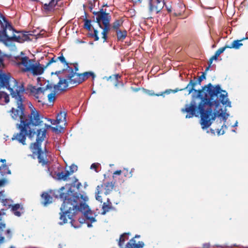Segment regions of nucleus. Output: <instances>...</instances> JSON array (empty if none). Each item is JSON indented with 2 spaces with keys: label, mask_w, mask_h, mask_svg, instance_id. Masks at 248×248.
Instances as JSON below:
<instances>
[{
  "label": "nucleus",
  "mask_w": 248,
  "mask_h": 248,
  "mask_svg": "<svg viewBox=\"0 0 248 248\" xmlns=\"http://www.w3.org/2000/svg\"><path fill=\"white\" fill-rule=\"evenodd\" d=\"M197 83L190 80L186 87L180 91L187 89L188 94L193 91L197 93L192 98L190 104H186L182 111L186 112V118H190L194 116L201 115V124L202 129L209 127L217 117H220L226 122L229 114L223 112L222 109L217 110L216 108L221 103L223 105L231 107V103L227 97V93L222 91L219 85L213 87L211 83L205 86L201 90H195Z\"/></svg>",
  "instance_id": "1"
},
{
  "label": "nucleus",
  "mask_w": 248,
  "mask_h": 248,
  "mask_svg": "<svg viewBox=\"0 0 248 248\" xmlns=\"http://www.w3.org/2000/svg\"><path fill=\"white\" fill-rule=\"evenodd\" d=\"M60 197L63 201L61 207L60 225L66 223V216L72 220L73 217L80 211L83 214L85 219L79 218V222L86 223L88 227H92V223L96 221V215L85 203L88 200L86 196L74 193L70 188L66 193L61 192Z\"/></svg>",
  "instance_id": "2"
},
{
  "label": "nucleus",
  "mask_w": 248,
  "mask_h": 248,
  "mask_svg": "<svg viewBox=\"0 0 248 248\" xmlns=\"http://www.w3.org/2000/svg\"><path fill=\"white\" fill-rule=\"evenodd\" d=\"M23 93L13 94V98H14L17 104V108H12L10 111L12 118L15 120L20 121L19 124H32V125H40L42 121L41 120L40 116L38 111L34 108L31 109V112L28 118L24 113V108L23 106Z\"/></svg>",
  "instance_id": "3"
},
{
  "label": "nucleus",
  "mask_w": 248,
  "mask_h": 248,
  "mask_svg": "<svg viewBox=\"0 0 248 248\" xmlns=\"http://www.w3.org/2000/svg\"><path fill=\"white\" fill-rule=\"evenodd\" d=\"M5 88L8 89L12 96L13 94L23 93L24 89L23 85L18 86L17 82L12 78L9 73H6L0 69V88Z\"/></svg>",
  "instance_id": "4"
},
{
  "label": "nucleus",
  "mask_w": 248,
  "mask_h": 248,
  "mask_svg": "<svg viewBox=\"0 0 248 248\" xmlns=\"http://www.w3.org/2000/svg\"><path fill=\"white\" fill-rule=\"evenodd\" d=\"M68 72L69 73L66 75L65 78H59V82L54 86L55 90L64 91L69 86H73L75 84H78L83 82V78H81L80 74L74 72L72 69H69Z\"/></svg>",
  "instance_id": "5"
},
{
  "label": "nucleus",
  "mask_w": 248,
  "mask_h": 248,
  "mask_svg": "<svg viewBox=\"0 0 248 248\" xmlns=\"http://www.w3.org/2000/svg\"><path fill=\"white\" fill-rule=\"evenodd\" d=\"M35 126L32 125V124L29 123L27 124H16V126L20 130V132L15 134L12 138V140H17L19 142L25 145L26 136H28L31 139L33 138L35 134L34 129L32 126Z\"/></svg>",
  "instance_id": "6"
},
{
  "label": "nucleus",
  "mask_w": 248,
  "mask_h": 248,
  "mask_svg": "<svg viewBox=\"0 0 248 248\" xmlns=\"http://www.w3.org/2000/svg\"><path fill=\"white\" fill-rule=\"evenodd\" d=\"M96 22L101 29L103 30L102 34V38L104 39V42L106 41L107 39V34L110 29V21L111 16L109 14L101 11L95 14Z\"/></svg>",
  "instance_id": "7"
},
{
  "label": "nucleus",
  "mask_w": 248,
  "mask_h": 248,
  "mask_svg": "<svg viewBox=\"0 0 248 248\" xmlns=\"http://www.w3.org/2000/svg\"><path fill=\"white\" fill-rule=\"evenodd\" d=\"M3 27V31L0 32V41L6 42L10 41H15L20 43L27 41L28 36L25 33L22 32H16V34H13V35H8L6 31L9 30L4 26Z\"/></svg>",
  "instance_id": "8"
},
{
  "label": "nucleus",
  "mask_w": 248,
  "mask_h": 248,
  "mask_svg": "<svg viewBox=\"0 0 248 248\" xmlns=\"http://www.w3.org/2000/svg\"><path fill=\"white\" fill-rule=\"evenodd\" d=\"M114 187V185L112 182H107L104 183L100 186H98L96 187V192L95 198L96 200L102 202L101 196L99 194H104L107 195L110 193Z\"/></svg>",
  "instance_id": "9"
},
{
  "label": "nucleus",
  "mask_w": 248,
  "mask_h": 248,
  "mask_svg": "<svg viewBox=\"0 0 248 248\" xmlns=\"http://www.w3.org/2000/svg\"><path fill=\"white\" fill-rule=\"evenodd\" d=\"M46 129H39L37 130L36 142L31 145V149H38L39 147L41 146V143L46 137Z\"/></svg>",
  "instance_id": "10"
},
{
  "label": "nucleus",
  "mask_w": 248,
  "mask_h": 248,
  "mask_svg": "<svg viewBox=\"0 0 248 248\" xmlns=\"http://www.w3.org/2000/svg\"><path fill=\"white\" fill-rule=\"evenodd\" d=\"M164 5V3L162 0H150V11L157 14L162 9Z\"/></svg>",
  "instance_id": "11"
},
{
  "label": "nucleus",
  "mask_w": 248,
  "mask_h": 248,
  "mask_svg": "<svg viewBox=\"0 0 248 248\" xmlns=\"http://www.w3.org/2000/svg\"><path fill=\"white\" fill-rule=\"evenodd\" d=\"M34 61L33 60L29 59L27 57L21 58L20 61L18 62L19 65H23L21 69L24 72H29Z\"/></svg>",
  "instance_id": "12"
},
{
  "label": "nucleus",
  "mask_w": 248,
  "mask_h": 248,
  "mask_svg": "<svg viewBox=\"0 0 248 248\" xmlns=\"http://www.w3.org/2000/svg\"><path fill=\"white\" fill-rule=\"evenodd\" d=\"M39 147L38 149H31L32 152L35 153L37 152L38 154V159L39 163H41L42 165H46L48 162V160L47 158L46 152L42 151L40 148Z\"/></svg>",
  "instance_id": "13"
},
{
  "label": "nucleus",
  "mask_w": 248,
  "mask_h": 248,
  "mask_svg": "<svg viewBox=\"0 0 248 248\" xmlns=\"http://www.w3.org/2000/svg\"><path fill=\"white\" fill-rule=\"evenodd\" d=\"M31 93L38 100V102H42L40 99H42L43 97L45 92L46 89H45L41 87L36 88L35 87H32L31 89Z\"/></svg>",
  "instance_id": "14"
},
{
  "label": "nucleus",
  "mask_w": 248,
  "mask_h": 248,
  "mask_svg": "<svg viewBox=\"0 0 248 248\" xmlns=\"http://www.w3.org/2000/svg\"><path fill=\"white\" fill-rule=\"evenodd\" d=\"M77 170L78 167L76 165H72L70 167V171L66 170L65 171H62L58 174V176L61 179L66 180L69 175L77 171Z\"/></svg>",
  "instance_id": "15"
},
{
  "label": "nucleus",
  "mask_w": 248,
  "mask_h": 248,
  "mask_svg": "<svg viewBox=\"0 0 248 248\" xmlns=\"http://www.w3.org/2000/svg\"><path fill=\"white\" fill-rule=\"evenodd\" d=\"M45 68L39 63L33 62L31 68V72L34 75H40L44 72Z\"/></svg>",
  "instance_id": "16"
},
{
  "label": "nucleus",
  "mask_w": 248,
  "mask_h": 248,
  "mask_svg": "<svg viewBox=\"0 0 248 248\" xmlns=\"http://www.w3.org/2000/svg\"><path fill=\"white\" fill-rule=\"evenodd\" d=\"M226 48H227V47L226 46L221 47L216 52L215 55L210 58L209 61V65L208 67H207L206 70H208L209 68V67L210 66L213 61L214 60H217L218 57L225 51Z\"/></svg>",
  "instance_id": "17"
},
{
  "label": "nucleus",
  "mask_w": 248,
  "mask_h": 248,
  "mask_svg": "<svg viewBox=\"0 0 248 248\" xmlns=\"http://www.w3.org/2000/svg\"><path fill=\"white\" fill-rule=\"evenodd\" d=\"M0 24L1 27L5 26V27L9 30V31L14 33V30L12 27L9 24V23L6 20L4 17L0 13Z\"/></svg>",
  "instance_id": "18"
},
{
  "label": "nucleus",
  "mask_w": 248,
  "mask_h": 248,
  "mask_svg": "<svg viewBox=\"0 0 248 248\" xmlns=\"http://www.w3.org/2000/svg\"><path fill=\"white\" fill-rule=\"evenodd\" d=\"M56 121L58 125L61 123H63V125L65 126L66 124V113L64 112H60L57 116Z\"/></svg>",
  "instance_id": "19"
},
{
  "label": "nucleus",
  "mask_w": 248,
  "mask_h": 248,
  "mask_svg": "<svg viewBox=\"0 0 248 248\" xmlns=\"http://www.w3.org/2000/svg\"><path fill=\"white\" fill-rule=\"evenodd\" d=\"M58 60H60L62 63H63L65 65H67V63L66 62L64 57L63 56L62 54L60 56L57 57H53L52 58L49 62L46 64V66L45 68L50 64L51 63L56 62H58Z\"/></svg>",
  "instance_id": "20"
},
{
  "label": "nucleus",
  "mask_w": 248,
  "mask_h": 248,
  "mask_svg": "<svg viewBox=\"0 0 248 248\" xmlns=\"http://www.w3.org/2000/svg\"><path fill=\"white\" fill-rule=\"evenodd\" d=\"M60 0H51L48 4H45L44 8L46 10L51 11Z\"/></svg>",
  "instance_id": "21"
},
{
  "label": "nucleus",
  "mask_w": 248,
  "mask_h": 248,
  "mask_svg": "<svg viewBox=\"0 0 248 248\" xmlns=\"http://www.w3.org/2000/svg\"><path fill=\"white\" fill-rule=\"evenodd\" d=\"M42 198L44 200L43 204L45 206H46L48 204L52 202V198L47 193H43Z\"/></svg>",
  "instance_id": "22"
},
{
  "label": "nucleus",
  "mask_w": 248,
  "mask_h": 248,
  "mask_svg": "<svg viewBox=\"0 0 248 248\" xmlns=\"http://www.w3.org/2000/svg\"><path fill=\"white\" fill-rule=\"evenodd\" d=\"M116 32L117 39L119 41H123L127 36V31H126L117 30Z\"/></svg>",
  "instance_id": "23"
},
{
  "label": "nucleus",
  "mask_w": 248,
  "mask_h": 248,
  "mask_svg": "<svg viewBox=\"0 0 248 248\" xmlns=\"http://www.w3.org/2000/svg\"><path fill=\"white\" fill-rule=\"evenodd\" d=\"M240 42V40H234L232 42L230 46H225L227 47V48L239 49L240 46L243 45V44L241 43Z\"/></svg>",
  "instance_id": "24"
},
{
  "label": "nucleus",
  "mask_w": 248,
  "mask_h": 248,
  "mask_svg": "<svg viewBox=\"0 0 248 248\" xmlns=\"http://www.w3.org/2000/svg\"><path fill=\"white\" fill-rule=\"evenodd\" d=\"M128 239V233H124L122 234L120 237L119 239V246L122 248L124 244V242L125 240H127Z\"/></svg>",
  "instance_id": "25"
},
{
  "label": "nucleus",
  "mask_w": 248,
  "mask_h": 248,
  "mask_svg": "<svg viewBox=\"0 0 248 248\" xmlns=\"http://www.w3.org/2000/svg\"><path fill=\"white\" fill-rule=\"evenodd\" d=\"M108 203L107 202H104L103 203L102 206L103 212L102 214L104 215L106 213V212H108L109 209L111 208V206L109 205L110 202L108 199Z\"/></svg>",
  "instance_id": "26"
},
{
  "label": "nucleus",
  "mask_w": 248,
  "mask_h": 248,
  "mask_svg": "<svg viewBox=\"0 0 248 248\" xmlns=\"http://www.w3.org/2000/svg\"><path fill=\"white\" fill-rule=\"evenodd\" d=\"M45 126L47 128H50L53 132H55L56 133L61 132V130L63 128L62 125L58 126V125L57 126V127H53L49 125L45 124Z\"/></svg>",
  "instance_id": "27"
},
{
  "label": "nucleus",
  "mask_w": 248,
  "mask_h": 248,
  "mask_svg": "<svg viewBox=\"0 0 248 248\" xmlns=\"http://www.w3.org/2000/svg\"><path fill=\"white\" fill-rule=\"evenodd\" d=\"M81 78H83V81L88 78L90 76H92L93 77V78H94L95 75L93 74V73L92 72H85L83 74H80Z\"/></svg>",
  "instance_id": "28"
},
{
  "label": "nucleus",
  "mask_w": 248,
  "mask_h": 248,
  "mask_svg": "<svg viewBox=\"0 0 248 248\" xmlns=\"http://www.w3.org/2000/svg\"><path fill=\"white\" fill-rule=\"evenodd\" d=\"M122 21L120 20H115L112 24V28L113 29L117 31L119 30V27L122 25Z\"/></svg>",
  "instance_id": "29"
},
{
  "label": "nucleus",
  "mask_w": 248,
  "mask_h": 248,
  "mask_svg": "<svg viewBox=\"0 0 248 248\" xmlns=\"http://www.w3.org/2000/svg\"><path fill=\"white\" fill-rule=\"evenodd\" d=\"M20 208V205L19 204H15L12 206V210L14 212V214L17 217L21 216L20 212L17 211Z\"/></svg>",
  "instance_id": "30"
},
{
  "label": "nucleus",
  "mask_w": 248,
  "mask_h": 248,
  "mask_svg": "<svg viewBox=\"0 0 248 248\" xmlns=\"http://www.w3.org/2000/svg\"><path fill=\"white\" fill-rule=\"evenodd\" d=\"M48 100L49 103H53L55 100L56 93L55 92H51L47 95Z\"/></svg>",
  "instance_id": "31"
},
{
  "label": "nucleus",
  "mask_w": 248,
  "mask_h": 248,
  "mask_svg": "<svg viewBox=\"0 0 248 248\" xmlns=\"http://www.w3.org/2000/svg\"><path fill=\"white\" fill-rule=\"evenodd\" d=\"M91 20L86 19L84 21V28L86 29L88 31H91Z\"/></svg>",
  "instance_id": "32"
},
{
  "label": "nucleus",
  "mask_w": 248,
  "mask_h": 248,
  "mask_svg": "<svg viewBox=\"0 0 248 248\" xmlns=\"http://www.w3.org/2000/svg\"><path fill=\"white\" fill-rule=\"evenodd\" d=\"M100 165L99 163H93L91 166V169L94 170L96 172L98 171L96 170V168Z\"/></svg>",
  "instance_id": "33"
},
{
  "label": "nucleus",
  "mask_w": 248,
  "mask_h": 248,
  "mask_svg": "<svg viewBox=\"0 0 248 248\" xmlns=\"http://www.w3.org/2000/svg\"><path fill=\"white\" fill-rule=\"evenodd\" d=\"M3 56L2 53L0 52V68L3 66Z\"/></svg>",
  "instance_id": "34"
},
{
  "label": "nucleus",
  "mask_w": 248,
  "mask_h": 248,
  "mask_svg": "<svg viewBox=\"0 0 248 248\" xmlns=\"http://www.w3.org/2000/svg\"><path fill=\"white\" fill-rule=\"evenodd\" d=\"M205 74L204 73H203L202 75H201V76H200L199 77V78H198V83L199 84H200L201 82H202V80H203L204 79H205Z\"/></svg>",
  "instance_id": "35"
},
{
  "label": "nucleus",
  "mask_w": 248,
  "mask_h": 248,
  "mask_svg": "<svg viewBox=\"0 0 248 248\" xmlns=\"http://www.w3.org/2000/svg\"><path fill=\"white\" fill-rule=\"evenodd\" d=\"M5 234L8 239H10L12 236V233L10 230H7L5 232Z\"/></svg>",
  "instance_id": "36"
},
{
  "label": "nucleus",
  "mask_w": 248,
  "mask_h": 248,
  "mask_svg": "<svg viewBox=\"0 0 248 248\" xmlns=\"http://www.w3.org/2000/svg\"><path fill=\"white\" fill-rule=\"evenodd\" d=\"M145 92L150 95H155L157 96L161 95V94H155L154 93H153L152 91L146 90L145 91ZM162 94H161V95Z\"/></svg>",
  "instance_id": "37"
},
{
  "label": "nucleus",
  "mask_w": 248,
  "mask_h": 248,
  "mask_svg": "<svg viewBox=\"0 0 248 248\" xmlns=\"http://www.w3.org/2000/svg\"><path fill=\"white\" fill-rule=\"evenodd\" d=\"M47 120H48V121L50 122V123L53 125H55V124L58 125V124H57V122L56 120L48 119Z\"/></svg>",
  "instance_id": "38"
},
{
  "label": "nucleus",
  "mask_w": 248,
  "mask_h": 248,
  "mask_svg": "<svg viewBox=\"0 0 248 248\" xmlns=\"http://www.w3.org/2000/svg\"><path fill=\"white\" fill-rule=\"evenodd\" d=\"M3 99H4V101L6 103H8L9 102V97L6 93H5L4 97H3Z\"/></svg>",
  "instance_id": "39"
},
{
  "label": "nucleus",
  "mask_w": 248,
  "mask_h": 248,
  "mask_svg": "<svg viewBox=\"0 0 248 248\" xmlns=\"http://www.w3.org/2000/svg\"><path fill=\"white\" fill-rule=\"evenodd\" d=\"M2 167V168H6V169L7 170V172H6V173H7V174H11V171H10V170H9V169L7 167V166L6 165V164H3V165H2V166L0 167V170H1Z\"/></svg>",
  "instance_id": "40"
},
{
  "label": "nucleus",
  "mask_w": 248,
  "mask_h": 248,
  "mask_svg": "<svg viewBox=\"0 0 248 248\" xmlns=\"http://www.w3.org/2000/svg\"><path fill=\"white\" fill-rule=\"evenodd\" d=\"M224 134V130H222V128L220 129H218L217 130V134L218 135H223Z\"/></svg>",
  "instance_id": "41"
},
{
  "label": "nucleus",
  "mask_w": 248,
  "mask_h": 248,
  "mask_svg": "<svg viewBox=\"0 0 248 248\" xmlns=\"http://www.w3.org/2000/svg\"><path fill=\"white\" fill-rule=\"evenodd\" d=\"M97 33H98V31L96 30H94V36L95 37L96 40H97L99 39L98 37L97 36Z\"/></svg>",
  "instance_id": "42"
},
{
  "label": "nucleus",
  "mask_w": 248,
  "mask_h": 248,
  "mask_svg": "<svg viewBox=\"0 0 248 248\" xmlns=\"http://www.w3.org/2000/svg\"><path fill=\"white\" fill-rule=\"evenodd\" d=\"M180 89H176L174 90H170V91H166V92L167 93H169L170 92H172L173 93H176L178 91H180Z\"/></svg>",
  "instance_id": "43"
},
{
  "label": "nucleus",
  "mask_w": 248,
  "mask_h": 248,
  "mask_svg": "<svg viewBox=\"0 0 248 248\" xmlns=\"http://www.w3.org/2000/svg\"><path fill=\"white\" fill-rule=\"evenodd\" d=\"M121 170H116L115 171L114 173H113V175H120L121 174ZM114 177V176H113Z\"/></svg>",
  "instance_id": "44"
},
{
  "label": "nucleus",
  "mask_w": 248,
  "mask_h": 248,
  "mask_svg": "<svg viewBox=\"0 0 248 248\" xmlns=\"http://www.w3.org/2000/svg\"><path fill=\"white\" fill-rule=\"evenodd\" d=\"M114 78H115V80L117 81L118 78H120V76L119 75H114Z\"/></svg>",
  "instance_id": "45"
},
{
  "label": "nucleus",
  "mask_w": 248,
  "mask_h": 248,
  "mask_svg": "<svg viewBox=\"0 0 248 248\" xmlns=\"http://www.w3.org/2000/svg\"><path fill=\"white\" fill-rule=\"evenodd\" d=\"M4 237L0 235V244L3 243Z\"/></svg>",
  "instance_id": "46"
},
{
  "label": "nucleus",
  "mask_w": 248,
  "mask_h": 248,
  "mask_svg": "<svg viewBox=\"0 0 248 248\" xmlns=\"http://www.w3.org/2000/svg\"><path fill=\"white\" fill-rule=\"evenodd\" d=\"M209 244H208V243L204 244L203 245V248H209Z\"/></svg>",
  "instance_id": "47"
},
{
  "label": "nucleus",
  "mask_w": 248,
  "mask_h": 248,
  "mask_svg": "<svg viewBox=\"0 0 248 248\" xmlns=\"http://www.w3.org/2000/svg\"><path fill=\"white\" fill-rule=\"evenodd\" d=\"M74 68H75V71H74V72H77V71L78 70V65L77 64L74 65Z\"/></svg>",
  "instance_id": "48"
},
{
  "label": "nucleus",
  "mask_w": 248,
  "mask_h": 248,
  "mask_svg": "<svg viewBox=\"0 0 248 248\" xmlns=\"http://www.w3.org/2000/svg\"><path fill=\"white\" fill-rule=\"evenodd\" d=\"M237 124H238V122L236 121L234 124L232 125V127H236V126H237Z\"/></svg>",
  "instance_id": "49"
},
{
  "label": "nucleus",
  "mask_w": 248,
  "mask_h": 248,
  "mask_svg": "<svg viewBox=\"0 0 248 248\" xmlns=\"http://www.w3.org/2000/svg\"><path fill=\"white\" fill-rule=\"evenodd\" d=\"M81 186V184L80 183H78V184H77V187L78 189Z\"/></svg>",
  "instance_id": "50"
},
{
  "label": "nucleus",
  "mask_w": 248,
  "mask_h": 248,
  "mask_svg": "<svg viewBox=\"0 0 248 248\" xmlns=\"http://www.w3.org/2000/svg\"><path fill=\"white\" fill-rule=\"evenodd\" d=\"M0 161L3 162V163H5L6 160H5V159H0Z\"/></svg>",
  "instance_id": "51"
},
{
  "label": "nucleus",
  "mask_w": 248,
  "mask_h": 248,
  "mask_svg": "<svg viewBox=\"0 0 248 248\" xmlns=\"http://www.w3.org/2000/svg\"><path fill=\"white\" fill-rule=\"evenodd\" d=\"M64 189H65V187H62L60 188V190H61V191H62Z\"/></svg>",
  "instance_id": "52"
},
{
  "label": "nucleus",
  "mask_w": 248,
  "mask_h": 248,
  "mask_svg": "<svg viewBox=\"0 0 248 248\" xmlns=\"http://www.w3.org/2000/svg\"><path fill=\"white\" fill-rule=\"evenodd\" d=\"M224 127L225 128H227V126H226V125L225 124H224L222 126V128H223Z\"/></svg>",
  "instance_id": "53"
},
{
  "label": "nucleus",
  "mask_w": 248,
  "mask_h": 248,
  "mask_svg": "<svg viewBox=\"0 0 248 248\" xmlns=\"http://www.w3.org/2000/svg\"><path fill=\"white\" fill-rule=\"evenodd\" d=\"M212 133H214V131L213 129H211Z\"/></svg>",
  "instance_id": "54"
},
{
  "label": "nucleus",
  "mask_w": 248,
  "mask_h": 248,
  "mask_svg": "<svg viewBox=\"0 0 248 248\" xmlns=\"http://www.w3.org/2000/svg\"><path fill=\"white\" fill-rule=\"evenodd\" d=\"M90 8L92 9H93V6H92V5L91 4V6H90Z\"/></svg>",
  "instance_id": "55"
},
{
  "label": "nucleus",
  "mask_w": 248,
  "mask_h": 248,
  "mask_svg": "<svg viewBox=\"0 0 248 248\" xmlns=\"http://www.w3.org/2000/svg\"><path fill=\"white\" fill-rule=\"evenodd\" d=\"M111 78V76H110V77L108 78V80L109 79H110Z\"/></svg>",
  "instance_id": "56"
},
{
  "label": "nucleus",
  "mask_w": 248,
  "mask_h": 248,
  "mask_svg": "<svg viewBox=\"0 0 248 248\" xmlns=\"http://www.w3.org/2000/svg\"><path fill=\"white\" fill-rule=\"evenodd\" d=\"M136 237H140V235H136L135 236Z\"/></svg>",
  "instance_id": "57"
},
{
  "label": "nucleus",
  "mask_w": 248,
  "mask_h": 248,
  "mask_svg": "<svg viewBox=\"0 0 248 248\" xmlns=\"http://www.w3.org/2000/svg\"><path fill=\"white\" fill-rule=\"evenodd\" d=\"M10 248H15V247H14L13 246H11Z\"/></svg>",
  "instance_id": "58"
},
{
  "label": "nucleus",
  "mask_w": 248,
  "mask_h": 248,
  "mask_svg": "<svg viewBox=\"0 0 248 248\" xmlns=\"http://www.w3.org/2000/svg\"><path fill=\"white\" fill-rule=\"evenodd\" d=\"M232 131L233 132H235V130H232Z\"/></svg>",
  "instance_id": "59"
},
{
  "label": "nucleus",
  "mask_w": 248,
  "mask_h": 248,
  "mask_svg": "<svg viewBox=\"0 0 248 248\" xmlns=\"http://www.w3.org/2000/svg\"><path fill=\"white\" fill-rule=\"evenodd\" d=\"M115 86H117V84H116L115 85Z\"/></svg>",
  "instance_id": "60"
}]
</instances>
